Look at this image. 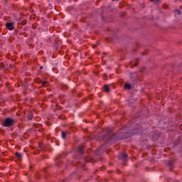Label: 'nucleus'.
I'll return each instance as SVG.
<instances>
[{"label": "nucleus", "instance_id": "obj_1", "mask_svg": "<svg viewBox=\"0 0 182 182\" xmlns=\"http://www.w3.org/2000/svg\"><path fill=\"white\" fill-rule=\"evenodd\" d=\"M15 123L14 120L12 118H6L4 121L1 122V126L4 127H12V125Z\"/></svg>", "mask_w": 182, "mask_h": 182}, {"label": "nucleus", "instance_id": "obj_2", "mask_svg": "<svg viewBox=\"0 0 182 182\" xmlns=\"http://www.w3.org/2000/svg\"><path fill=\"white\" fill-rule=\"evenodd\" d=\"M6 28H7L9 31H14V29H15V26H14V23L12 22L6 23Z\"/></svg>", "mask_w": 182, "mask_h": 182}, {"label": "nucleus", "instance_id": "obj_3", "mask_svg": "<svg viewBox=\"0 0 182 182\" xmlns=\"http://www.w3.org/2000/svg\"><path fill=\"white\" fill-rule=\"evenodd\" d=\"M104 91L106 93H109V92H110V89H109V85H104Z\"/></svg>", "mask_w": 182, "mask_h": 182}, {"label": "nucleus", "instance_id": "obj_4", "mask_svg": "<svg viewBox=\"0 0 182 182\" xmlns=\"http://www.w3.org/2000/svg\"><path fill=\"white\" fill-rule=\"evenodd\" d=\"M28 120H32L33 119V115L32 114V112H29L27 115Z\"/></svg>", "mask_w": 182, "mask_h": 182}, {"label": "nucleus", "instance_id": "obj_5", "mask_svg": "<svg viewBox=\"0 0 182 182\" xmlns=\"http://www.w3.org/2000/svg\"><path fill=\"white\" fill-rule=\"evenodd\" d=\"M15 156L17 159H22V154L19 152H16Z\"/></svg>", "mask_w": 182, "mask_h": 182}, {"label": "nucleus", "instance_id": "obj_6", "mask_svg": "<svg viewBox=\"0 0 182 182\" xmlns=\"http://www.w3.org/2000/svg\"><path fill=\"white\" fill-rule=\"evenodd\" d=\"M124 89H128V90H130V89H132V85H130L129 83H126L124 85Z\"/></svg>", "mask_w": 182, "mask_h": 182}, {"label": "nucleus", "instance_id": "obj_7", "mask_svg": "<svg viewBox=\"0 0 182 182\" xmlns=\"http://www.w3.org/2000/svg\"><path fill=\"white\" fill-rule=\"evenodd\" d=\"M61 136H62L63 139H64V140L66 139V132H61Z\"/></svg>", "mask_w": 182, "mask_h": 182}, {"label": "nucleus", "instance_id": "obj_8", "mask_svg": "<svg viewBox=\"0 0 182 182\" xmlns=\"http://www.w3.org/2000/svg\"><path fill=\"white\" fill-rule=\"evenodd\" d=\"M78 151H79V153H80V154H83V147L80 146L78 148Z\"/></svg>", "mask_w": 182, "mask_h": 182}, {"label": "nucleus", "instance_id": "obj_9", "mask_svg": "<svg viewBox=\"0 0 182 182\" xmlns=\"http://www.w3.org/2000/svg\"><path fill=\"white\" fill-rule=\"evenodd\" d=\"M42 86H46L48 85V82L46 81H41Z\"/></svg>", "mask_w": 182, "mask_h": 182}, {"label": "nucleus", "instance_id": "obj_10", "mask_svg": "<svg viewBox=\"0 0 182 182\" xmlns=\"http://www.w3.org/2000/svg\"><path fill=\"white\" fill-rule=\"evenodd\" d=\"M122 157L126 160L127 159V155H126V154H122Z\"/></svg>", "mask_w": 182, "mask_h": 182}, {"label": "nucleus", "instance_id": "obj_11", "mask_svg": "<svg viewBox=\"0 0 182 182\" xmlns=\"http://www.w3.org/2000/svg\"><path fill=\"white\" fill-rule=\"evenodd\" d=\"M179 128L182 130V125H180Z\"/></svg>", "mask_w": 182, "mask_h": 182}]
</instances>
